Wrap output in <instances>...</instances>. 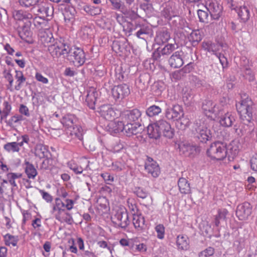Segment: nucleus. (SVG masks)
Masks as SVG:
<instances>
[{"mask_svg": "<svg viewBox=\"0 0 257 257\" xmlns=\"http://www.w3.org/2000/svg\"><path fill=\"white\" fill-rule=\"evenodd\" d=\"M142 130L143 127L140 123L124 122L123 131L128 137L136 135L141 132Z\"/></svg>", "mask_w": 257, "mask_h": 257, "instance_id": "nucleus-19", "label": "nucleus"}, {"mask_svg": "<svg viewBox=\"0 0 257 257\" xmlns=\"http://www.w3.org/2000/svg\"><path fill=\"white\" fill-rule=\"evenodd\" d=\"M165 116L169 120H178L184 116L182 107L178 104L168 106L165 110Z\"/></svg>", "mask_w": 257, "mask_h": 257, "instance_id": "nucleus-11", "label": "nucleus"}, {"mask_svg": "<svg viewBox=\"0 0 257 257\" xmlns=\"http://www.w3.org/2000/svg\"><path fill=\"white\" fill-rule=\"evenodd\" d=\"M25 164L26 165L25 171L28 178L29 179H35L38 174L35 167L32 164L30 163L28 161H26Z\"/></svg>", "mask_w": 257, "mask_h": 257, "instance_id": "nucleus-32", "label": "nucleus"}, {"mask_svg": "<svg viewBox=\"0 0 257 257\" xmlns=\"http://www.w3.org/2000/svg\"><path fill=\"white\" fill-rule=\"evenodd\" d=\"M155 231L157 234V236L158 238L162 239L164 238L165 235V227L163 224H158L155 227Z\"/></svg>", "mask_w": 257, "mask_h": 257, "instance_id": "nucleus-50", "label": "nucleus"}, {"mask_svg": "<svg viewBox=\"0 0 257 257\" xmlns=\"http://www.w3.org/2000/svg\"><path fill=\"white\" fill-rule=\"evenodd\" d=\"M15 78L17 79V85L15 86V89L19 90L22 86V84L26 81V78L24 77L21 71L16 70Z\"/></svg>", "mask_w": 257, "mask_h": 257, "instance_id": "nucleus-38", "label": "nucleus"}, {"mask_svg": "<svg viewBox=\"0 0 257 257\" xmlns=\"http://www.w3.org/2000/svg\"><path fill=\"white\" fill-rule=\"evenodd\" d=\"M246 79L249 81H253L255 79V74L249 68H246L244 71Z\"/></svg>", "mask_w": 257, "mask_h": 257, "instance_id": "nucleus-56", "label": "nucleus"}, {"mask_svg": "<svg viewBox=\"0 0 257 257\" xmlns=\"http://www.w3.org/2000/svg\"><path fill=\"white\" fill-rule=\"evenodd\" d=\"M251 213V207L249 203L245 202L237 206L236 214L239 220L247 219Z\"/></svg>", "mask_w": 257, "mask_h": 257, "instance_id": "nucleus-16", "label": "nucleus"}, {"mask_svg": "<svg viewBox=\"0 0 257 257\" xmlns=\"http://www.w3.org/2000/svg\"><path fill=\"white\" fill-rule=\"evenodd\" d=\"M124 122L118 120H110L107 125V131L112 135H115L123 131Z\"/></svg>", "mask_w": 257, "mask_h": 257, "instance_id": "nucleus-21", "label": "nucleus"}, {"mask_svg": "<svg viewBox=\"0 0 257 257\" xmlns=\"http://www.w3.org/2000/svg\"><path fill=\"white\" fill-rule=\"evenodd\" d=\"M76 121L75 116L71 114L64 115L61 120V122L66 128H71Z\"/></svg>", "mask_w": 257, "mask_h": 257, "instance_id": "nucleus-27", "label": "nucleus"}, {"mask_svg": "<svg viewBox=\"0 0 257 257\" xmlns=\"http://www.w3.org/2000/svg\"><path fill=\"white\" fill-rule=\"evenodd\" d=\"M197 14L200 22H205L207 20L208 17V14L207 12L201 10H199L197 11Z\"/></svg>", "mask_w": 257, "mask_h": 257, "instance_id": "nucleus-53", "label": "nucleus"}, {"mask_svg": "<svg viewBox=\"0 0 257 257\" xmlns=\"http://www.w3.org/2000/svg\"><path fill=\"white\" fill-rule=\"evenodd\" d=\"M145 169L152 177L156 178L160 173V169L157 163L150 157H147L145 162Z\"/></svg>", "mask_w": 257, "mask_h": 257, "instance_id": "nucleus-14", "label": "nucleus"}, {"mask_svg": "<svg viewBox=\"0 0 257 257\" xmlns=\"http://www.w3.org/2000/svg\"><path fill=\"white\" fill-rule=\"evenodd\" d=\"M19 2L21 6L29 7L36 5L39 0H19Z\"/></svg>", "mask_w": 257, "mask_h": 257, "instance_id": "nucleus-51", "label": "nucleus"}, {"mask_svg": "<svg viewBox=\"0 0 257 257\" xmlns=\"http://www.w3.org/2000/svg\"><path fill=\"white\" fill-rule=\"evenodd\" d=\"M37 12L47 20L52 19L54 13V8L51 4L44 0H39L37 4Z\"/></svg>", "mask_w": 257, "mask_h": 257, "instance_id": "nucleus-10", "label": "nucleus"}, {"mask_svg": "<svg viewBox=\"0 0 257 257\" xmlns=\"http://www.w3.org/2000/svg\"><path fill=\"white\" fill-rule=\"evenodd\" d=\"M250 167L252 170L257 172V155L253 156L250 161Z\"/></svg>", "mask_w": 257, "mask_h": 257, "instance_id": "nucleus-63", "label": "nucleus"}, {"mask_svg": "<svg viewBox=\"0 0 257 257\" xmlns=\"http://www.w3.org/2000/svg\"><path fill=\"white\" fill-rule=\"evenodd\" d=\"M192 81L194 83V85L196 87H200L204 85V81L197 78L196 76H193Z\"/></svg>", "mask_w": 257, "mask_h": 257, "instance_id": "nucleus-60", "label": "nucleus"}, {"mask_svg": "<svg viewBox=\"0 0 257 257\" xmlns=\"http://www.w3.org/2000/svg\"><path fill=\"white\" fill-rule=\"evenodd\" d=\"M19 112L26 116H30L29 108L24 104H21L19 108Z\"/></svg>", "mask_w": 257, "mask_h": 257, "instance_id": "nucleus-62", "label": "nucleus"}, {"mask_svg": "<svg viewBox=\"0 0 257 257\" xmlns=\"http://www.w3.org/2000/svg\"><path fill=\"white\" fill-rule=\"evenodd\" d=\"M241 100L236 104V107L240 118L249 122L252 114L253 102L245 93L240 94Z\"/></svg>", "mask_w": 257, "mask_h": 257, "instance_id": "nucleus-1", "label": "nucleus"}, {"mask_svg": "<svg viewBox=\"0 0 257 257\" xmlns=\"http://www.w3.org/2000/svg\"><path fill=\"white\" fill-rule=\"evenodd\" d=\"M177 48L175 44H168L160 51H155L153 55V58L158 61H161L163 58L162 56L171 54Z\"/></svg>", "mask_w": 257, "mask_h": 257, "instance_id": "nucleus-18", "label": "nucleus"}, {"mask_svg": "<svg viewBox=\"0 0 257 257\" xmlns=\"http://www.w3.org/2000/svg\"><path fill=\"white\" fill-rule=\"evenodd\" d=\"M125 164L124 162L122 160H118L114 162H112L109 167H111V169L113 171L119 172L125 169Z\"/></svg>", "mask_w": 257, "mask_h": 257, "instance_id": "nucleus-40", "label": "nucleus"}, {"mask_svg": "<svg viewBox=\"0 0 257 257\" xmlns=\"http://www.w3.org/2000/svg\"><path fill=\"white\" fill-rule=\"evenodd\" d=\"M35 78L38 81L42 82L43 84H47L48 83V79L39 72L36 73Z\"/></svg>", "mask_w": 257, "mask_h": 257, "instance_id": "nucleus-59", "label": "nucleus"}, {"mask_svg": "<svg viewBox=\"0 0 257 257\" xmlns=\"http://www.w3.org/2000/svg\"><path fill=\"white\" fill-rule=\"evenodd\" d=\"M207 154L212 159L222 160L227 157V148L224 144L216 142L211 144Z\"/></svg>", "mask_w": 257, "mask_h": 257, "instance_id": "nucleus-5", "label": "nucleus"}, {"mask_svg": "<svg viewBox=\"0 0 257 257\" xmlns=\"http://www.w3.org/2000/svg\"><path fill=\"white\" fill-rule=\"evenodd\" d=\"M22 119L23 117L20 115H14L7 121V125L12 128L16 126V124L19 123Z\"/></svg>", "mask_w": 257, "mask_h": 257, "instance_id": "nucleus-45", "label": "nucleus"}, {"mask_svg": "<svg viewBox=\"0 0 257 257\" xmlns=\"http://www.w3.org/2000/svg\"><path fill=\"white\" fill-rule=\"evenodd\" d=\"M5 243L7 245H12L13 246L17 245L18 238L17 236L12 235L9 233L4 236Z\"/></svg>", "mask_w": 257, "mask_h": 257, "instance_id": "nucleus-42", "label": "nucleus"}, {"mask_svg": "<svg viewBox=\"0 0 257 257\" xmlns=\"http://www.w3.org/2000/svg\"><path fill=\"white\" fill-rule=\"evenodd\" d=\"M4 148L8 152H18L20 151L17 142L8 143L5 145Z\"/></svg>", "mask_w": 257, "mask_h": 257, "instance_id": "nucleus-46", "label": "nucleus"}, {"mask_svg": "<svg viewBox=\"0 0 257 257\" xmlns=\"http://www.w3.org/2000/svg\"><path fill=\"white\" fill-rule=\"evenodd\" d=\"M132 210L135 212V208L133 207ZM144 217L141 214H133V223L135 228L138 231L142 230L145 226Z\"/></svg>", "mask_w": 257, "mask_h": 257, "instance_id": "nucleus-23", "label": "nucleus"}, {"mask_svg": "<svg viewBox=\"0 0 257 257\" xmlns=\"http://www.w3.org/2000/svg\"><path fill=\"white\" fill-rule=\"evenodd\" d=\"M48 151L46 147L41 144L37 145L35 148V154L40 158L47 157Z\"/></svg>", "mask_w": 257, "mask_h": 257, "instance_id": "nucleus-37", "label": "nucleus"}, {"mask_svg": "<svg viewBox=\"0 0 257 257\" xmlns=\"http://www.w3.org/2000/svg\"><path fill=\"white\" fill-rule=\"evenodd\" d=\"M178 185L181 193L186 194L190 193V185L186 179L180 178L178 181Z\"/></svg>", "mask_w": 257, "mask_h": 257, "instance_id": "nucleus-36", "label": "nucleus"}, {"mask_svg": "<svg viewBox=\"0 0 257 257\" xmlns=\"http://www.w3.org/2000/svg\"><path fill=\"white\" fill-rule=\"evenodd\" d=\"M47 20V18H44L43 16L40 17H36L33 21L34 26L36 27H42L45 24V21Z\"/></svg>", "mask_w": 257, "mask_h": 257, "instance_id": "nucleus-52", "label": "nucleus"}, {"mask_svg": "<svg viewBox=\"0 0 257 257\" xmlns=\"http://www.w3.org/2000/svg\"><path fill=\"white\" fill-rule=\"evenodd\" d=\"M189 41L192 43H198L201 40V36L198 30L193 31L188 36Z\"/></svg>", "mask_w": 257, "mask_h": 257, "instance_id": "nucleus-44", "label": "nucleus"}, {"mask_svg": "<svg viewBox=\"0 0 257 257\" xmlns=\"http://www.w3.org/2000/svg\"><path fill=\"white\" fill-rule=\"evenodd\" d=\"M111 93L114 99L119 101L130 94V89L127 85L122 84L114 86L111 89Z\"/></svg>", "mask_w": 257, "mask_h": 257, "instance_id": "nucleus-12", "label": "nucleus"}, {"mask_svg": "<svg viewBox=\"0 0 257 257\" xmlns=\"http://www.w3.org/2000/svg\"><path fill=\"white\" fill-rule=\"evenodd\" d=\"M215 250L212 247H208L200 251L198 254L199 257H210L213 255Z\"/></svg>", "mask_w": 257, "mask_h": 257, "instance_id": "nucleus-49", "label": "nucleus"}, {"mask_svg": "<svg viewBox=\"0 0 257 257\" xmlns=\"http://www.w3.org/2000/svg\"><path fill=\"white\" fill-rule=\"evenodd\" d=\"M68 167L77 174H80L83 172V168L80 166L74 163L73 162H69L68 163Z\"/></svg>", "mask_w": 257, "mask_h": 257, "instance_id": "nucleus-48", "label": "nucleus"}, {"mask_svg": "<svg viewBox=\"0 0 257 257\" xmlns=\"http://www.w3.org/2000/svg\"><path fill=\"white\" fill-rule=\"evenodd\" d=\"M227 151L228 159L229 161H231L238 154L239 149L236 145L234 143H232L228 146Z\"/></svg>", "mask_w": 257, "mask_h": 257, "instance_id": "nucleus-35", "label": "nucleus"}, {"mask_svg": "<svg viewBox=\"0 0 257 257\" xmlns=\"http://www.w3.org/2000/svg\"><path fill=\"white\" fill-rule=\"evenodd\" d=\"M52 213L55 218L61 222H65L71 224L73 222L72 216L65 209V203L60 199L57 198L55 200Z\"/></svg>", "mask_w": 257, "mask_h": 257, "instance_id": "nucleus-2", "label": "nucleus"}, {"mask_svg": "<svg viewBox=\"0 0 257 257\" xmlns=\"http://www.w3.org/2000/svg\"><path fill=\"white\" fill-rule=\"evenodd\" d=\"M177 245L179 249L186 250L189 247V240L185 235H179L177 237Z\"/></svg>", "mask_w": 257, "mask_h": 257, "instance_id": "nucleus-25", "label": "nucleus"}, {"mask_svg": "<svg viewBox=\"0 0 257 257\" xmlns=\"http://www.w3.org/2000/svg\"><path fill=\"white\" fill-rule=\"evenodd\" d=\"M48 47L49 53L54 58H58L62 55L67 58L72 47L64 40H57L54 44H50Z\"/></svg>", "mask_w": 257, "mask_h": 257, "instance_id": "nucleus-4", "label": "nucleus"}, {"mask_svg": "<svg viewBox=\"0 0 257 257\" xmlns=\"http://www.w3.org/2000/svg\"><path fill=\"white\" fill-rule=\"evenodd\" d=\"M13 17L15 20L20 21L31 19L33 18V16L31 14L22 10L14 11L13 12Z\"/></svg>", "mask_w": 257, "mask_h": 257, "instance_id": "nucleus-26", "label": "nucleus"}, {"mask_svg": "<svg viewBox=\"0 0 257 257\" xmlns=\"http://www.w3.org/2000/svg\"><path fill=\"white\" fill-rule=\"evenodd\" d=\"M98 112L100 116L106 120H111L116 117L114 108L109 104L101 105L99 107Z\"/></svg>", "mask_w": 257, "mask_h": 257, "instance_id": "nucleus-17", "label": "nucleus"}, {"mask_svg": "<svg viewBox=\"0 0 257 257\" xmlns=\"http://www.w3.org/2000/svg\"><path fill=\"white\" fill-rule=\"evenodd\" d=\"M97 96V92L94 89H91L87 91L85 101L90 109H94Z\"/></svg>", "mask_w": 257, "mask_h": 257, "instance_id": "nucleus-24", "label": "nucleus"}, {"mask_svg": "<svg viewBox=\"0 0 257 257\" xmlns=\"http://www.w3.org/2000/svg\"><path fill=\"white\" fill-rule=\"evenodd\" d=\"M206 8L214 20H218L220 17L222 12V7L217 1L210 2Z\"/></svg>", "mask_w": 257, "mask_h": 257, "instance_id": "nucleus-15", "label": "nucleus"}, {"mask_svg": "<svg viewBox=\"0 0 257 257\" xmlns=\"http://www.w3.org/2000/svg\"><path fill=\"white\" fill-rule=\"evenodd\" d=\"M3 105L4 108L2 112L6 114H10L12 109L11 105L7 101H5L3 103Z\"/></svg>", "mask_w": 257, "mask_h": 257, "instance_id": "nucleus-64", "label": "nucleus"}, {"mask_svg": "<svg viewBox=\"0 0 257 257\" xmlns=\"http://www.w3.org/2000/svg\"><path fill=\"white\" fill-rule=\"evenodd\" d=\"M202 108L205 114L208 117H212V114H216L218 111L216 104L210 100H205L203 102Z\"/></svg>", "mask_w": 257, "mask_h": 257, "instance_id": "nucleus-22", "label": "nucleus"}, {"mask_svg": "<svg viewBox=\"0 0 257 257\" xmlns=\"http://www.w3.org/2000/svg\"><path fill=\"white\" fill-rule=\"evenodd\" d=\"M142 113L138 109L126 110L121 112L120 118L124 122L140 123Z\"/></svg>", "mask_w": 257, "mask_h": 257, "instance_id": "nucleus-8", "label": "nucleus"}, {"mask_svg": "<svg viewBox=\"0 0 257 257\" xmlns=\"http://www.w3.org/2000/svg\"><path fill=\"white\" fill-rule=\"evenodd\" d=\"M195 92L192 89H187L183 93V100L188 105H191L194 102Z\"/></svg>", "mask_w": 257, "mask_h": 257, "instance_id": "nucleus-33", "label": "nucleus"}, {"mask_svg": "<svg viewBox=\"0 0 257 257\" xmlns=\"http://www.w3.org/2000/svg\"><path fill=\"white\" fill-rule=\"evenodd\" d=\"M68 56L67 59L73 61L77 66L82 65L85 61V55L83 50L78 47L72 48Z\"/></svg>", "mask_w": 257, "mask_h": 257, "instance_id": "nucleus-9", "label": "nucleus"}, {"mask_svg": "<svg viewBox=\"0 0 257 257\" xmlns=\"http://www.w3.org/2000/svg\"><path fill=\"white\" fill-rule=\"evenodd\" d=\"M183 54L182 51H177L174 52L169 58L168 62L172 68H180L183 65Z\"/></svg>", "mask_w": 257, "mask_h": 257, "instance_id": "nucleus-20", "label": "nucleus"}, {"mask_svg": "<svg viewBox=\"0 0 257 257\" xmlns=\"http://www.w3.org/2000/svg\"><path fill=\"white\" fill-rule=\"evenodd\" d=\"M203 48L208 52H212L219 59L223 68L227 66V60L224 55L226 50V46L219 43H212L209 42H203Z\"/></svg>", "mask_w": 257, "mask_h": 257, "instance_id": "nucleus-3", "label": "nucleus"}, {"mask_svg": "<svg viewBox=\"0 0 257 257\" xmlns=\"http://www.w3.org/2000/svg\"><path fill=\"white\" fill-rule=\"evenodd\" d=\"M161 134L168 139H171L174 136L173 130L171 128V125L169 123L164 119H160L156 122Z\"/></svg>", "mask_w": 257, "mask_h": 257, "instance_id": "nucleus-13", "label": "nucleus"}, {"mask_svg": "<svg viewBox=\"0 0 257 257\" xmlns=\"http://www.w3.org/2000/svg\"><path fill=\"white\" fill-rule=\"evenodd\" d=\"M135 193L138 197L142 199L147 198L149 195L148 192L141 188H137L135 191Z\"/></svg>", "mask_w": 257, "mask_h": 257, "instance_id": "nucleus-54", "label": "nucleus"}, {"mask_svg": "<svg viewBox=\"0 0 257 257\" xmlns=\"http://www.w3.org/2000/svg\"><path fill=\"white\" fill-rule=\"evenodd\" d=\"M239 17L243 22H246L249 18L250 12L246 6H241L236 10Z\"/></svg>", "mask_w": 257, "mask_h": 257, "instance_id": "nucleus-34", "label": "nucleus"}, {"mask_svg": "<svg viewBox=\"0 0 257 257\" xmlns=\"http://www.w3.org/2000/svg\"><path fill=\"white\" fill-rule=\"evenodd\" d=\"M170 38V35L167 31L159 32L155 38V41L158 45H161L166 43Z\"/></svg>", "mask_w": 257, "mask_h": 257, "instance_id": "nucleus-31", "label": "nucleus"}, {"mask_svg": "<svg viewBox=\"0 0 257 257\" xmlns=\"http://www.w3.org/2000/svg\"><path fill=\"white\" fill-rule=\"evenodd\" d=\"M147 134L150 138L154 139L159 138L161 135L155 122L148 126Z\"/></svg>", "mask_w": 257, "mask_h": 257, "instance_id": "nucleus-29", "label": "nucleus"}, {"mask_svg": "<svg viewBox=\"0 0 257 257\" xmlns=\"http://www.w3.org/2000/svg\"><path fill=\"white\" fill-rule=\"evenodd\" d=\"M178 149H179L180 152L183 154H185L186 152H188L190 149L191 146L190 145L187 143L181 142L177 145Z\"/></svg>", "mask_w": 257, "mask_h": 257, "instance_id": "nucleus-55", "label": "nucleus"}, {"mask_svg": "<svg viewBox=\"0 0 257 257\" xmlns=\"http://www.w3.org/2000/svg\"><path fill=\"white\" fill-rule=\"evenodd\" d=\"M70 134L72 136H74L78 138L80 141L83 140V131L80 126H73L72 130H70Z\"/></svg>", "mask_w": 257, "mask_h": 257, "instance_id": "nucleus-43", "label": "nucleus"}, {"mask_svg": "<svg viewBox=\"0 0 257 257\" xmlns=\"http://www.w3.org/2000/svg\"><path fill=\"white\" fill-rule=\"evenodd\" d=\"M162 111V109L158 106L153 105L147 108L146 114L149 117H153L158 115Z\"/></svg>", "mask_w": 257, "mask_h": 257, "instance_id": "nucleus-41", "label": "nucleus"}, {"mask_svg": "<svg viewBox=\"0 0 257 257\" xmlns=\"http://www.w3.org/2000/svg\"><path fill=\"white\" fill-rule=\"evenodd\" d=\"M111 220L116 226L122 228H126L130 222L128 213L124 208H119L115 210Z\"/></svg>", "mask_w": 257, "mask_h": 257, "instance_id": "nucleus-7", "label": "nucleus"}, {"mask_svg": "<svg viewBox=\"0 0 257 257\" xmlns=\"http://www.w3.org/2000/svg\"><path fill=\"white\" fill-rule=\"evenodd\" d=\"M40 193H41L43 198L47 202L50 203L52 201V196L48 192H45L44 190H40Z\"/></svg>", "mask_w": 257, "mask_h": 257, "instance_id": "nucleus-57", "label": "nucleus"}, {"mask_svg": "<svg viewBox=\"0 0 257 257\" xmlns=\"http://www.w3.org/2000/svg\"><path fill=\"white\" fill-rule=\"evenodd\" d=\"M193 132L195 137L202 143H206L212 137L210 129L201 120H196L194 123Z\"/></svg>", "mask_w": 257, "mask_h": 257, "instance_id": "nucleus-6", "label": "nucleus"}, {"mask_svg": "<svg viewBox=\"0 0 257 257\" xmlns=\"http://www.w3.org/2000/svg\"><path fill=\"white\" fill-rule=\"evenodd\" d=\"M235 120L234 116L229 112L226 113L221 116L219 122L221 125L225 127L231 126L233 122Z\"/></svg>", "mask_w": 257, "mask_h": 257, "instance_id": "nucleus-30", "label": "nucleus"}, {"mask_svg": "<svg viewBox=\"0 0 257 257\" xmlns=\"http://www.w3.org/2000/svg\"><path fill=\"white\" fill-rule=\"evenodd\" d=\"M177 121V126L181 130L186 129L190 124V121L187 118H184L183 116L179 118Z\"/></svg>", "mask_w": 257, "mask_h": 257, "instance_id": "nucleus-47", "label": "nucleus"}, {"mask_svg": "<svg viewBox=\"0 0 257 257\" xmlns=\"http://www.w3.org/2000/svg\"><path fill=\"white\" fill-rule=\"evenodd\" d=\"M100 176L107 184H110L113 181V177L108 173H103L101 174Z\"/></svg>", "mask_w": 257, "mask_h": 257, "instance_id": "nucleus-58", "label": "nucleus"}, {"mask_svg": "<svg viewBox=\"0 0 257 257\" xmlns=\"http://www.w3.org/2000/svg\"><path fill=\"white\" fill-rule=\"evenodd\" d=\"M82 9L86 13L91 16L99 15L101 12L100 8L86 5L83 6Z\"/></svg>", "mask_w": 257, "mask_h": 257, "instance_id": "nucleus-39", "label": "nucleus"}, {"mask_svg": "<svg viewBox=\"0 0 257 257\" xmlns=\"http://www.w3.org/2000/svg\"><path fill=\"white\" fill-rule=\"evenodd\" d=\"M64 19L66 23L72 22L74 19V14L69 13L67 11L63 13Z\"/></svg>", "mask_w": 257, "mask_h": 257, "instance_id": "nucleus-61", "label": "nucleus"}, {"mask_svg": "<svg viewBox=\"0 0 257 257\" xmlns=\"http://www.w3.org/2000/svg\"><path fill=\"white\" fill-rule=\"evenodd\" d=\"M134 30H138L136 33V36L140 39H144L142 36L144 35L149 34L150 31V29L148 26L140 23L136 24Z\"/></svg>", "mask_w": 257, "mask_h": 257, "instance_id": "nucleus-28", "label": "nucleus"}]
</instances>
